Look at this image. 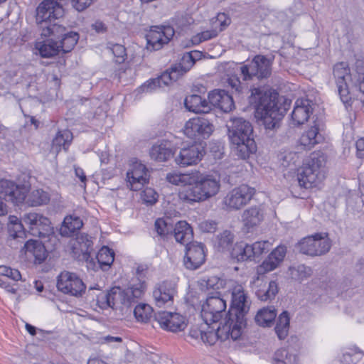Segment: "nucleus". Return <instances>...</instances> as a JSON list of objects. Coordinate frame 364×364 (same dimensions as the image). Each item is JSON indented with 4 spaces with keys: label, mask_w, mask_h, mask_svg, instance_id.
Segmentation results:
<instances>
[{
    "label": "nucleus",
    "mask_w": 364,
    "mask_h": 364,
    "mask_svg": "<svg viewBox=\"0 0 364 364\" xmlns=\"http://www.w3.org/2000/svg\"><path fill=\"white\" fill-rule=\"evenodd\" d=\"M228 134L233 154L246 159L256 151L257 147L252 137V124L242 117L230 119L228 124Z\"/></svg>",
    "instance_id": "nucleus-4"
},
{
    "label": "nucleus",
    "mask_w": 364,
    "mask_h": 364,
    "mask_svg": "<svg viewBox=\"0 0 364 364\" xmlns=\"http://www.w3.org/2000/svg\"><path fill=\"white\" fill-rule=\"evenodd\" d=\"M141 198L144 203L152 205L157 201L158 194L154 189L147 188L141 193Z\"/></svg>",
    "instance_id": "nucleus-58"
},
{
    "label": "nucleus",
    "mask_w": 364,
    "mask_h": 364,
    "mask_svg": "<svg viewBox=\"0 0 364 364\" xmlns=\"http://www.w3.org/2000/svg\"><path fill=\"white\" fill-rule=\"evenodd\" d=\"M228 24H220L219 26L213 27L210 29L205 30L196 35L192 36L191 39L186 41L183 43V46L189 48L193 46L200 44L203 41H208L215 38L218 33L225 29Z\"/></svg>",
    "instance_id": "nucleus-28"
},
{
    "label": "nucleus",
    "mask_w": 364,
    "mask_h": 364,
    "mask_svg": "<svg viewBox=\"0 0 364 364\" xmlns=\"http://www.w3.org/2000/svg\"><path fill=\"white\" fill-rule=\"evenodd\" d=\"M22 220H20L15 215L9 217L8 230L10 236L14 238L23 237L25 235L24 228Z\"/></svg>",
    "instance_id": "nucleus-42"
},
{
    "label": "nucleus",
    "mask_w": 364,
    "mask_h": 364,
    "mask_svg": "<svg viewBox=\"0 0 364 364\" xmlns=\"http://www.w3.org/2000/svg\"><path fill=\"white\" fill-rule=\"evenodd\" d=\"M288 274L292 279L301 282L311 275V269L304 264H299L290 267Z\"/></svg>",
    "instance_id": "nucleus-44"
},
{
    "label": "nucleus",
    "mask_w": 364,
    "mask_h": 364,
    "mask_svg": "<svg viewBox=\"0 0 364 364\" xmlns=\"http://www.w3.org/2000/svg\"><path fill=\"white\" fill-rule=\"evenodd\" d=\"M323 140L322 134L319 132V127L317 124L311 126L305 131L299 139L300 145L305 149H311L315 145Z\"/></svg>",
    "instance_id": "nucleus-29"
},
{
    "label": "nucleus",
    "mask_w": 364,
    "mask_h": 364,
    "mask_svg": "<svg viewBox=\"0 0 364 364\" xmlns=\"http://www.w3.org/2000/svg\"><path fill=\"white\" fill-rule=\"evenodd\" d=\"M173 235L177 242L188 245L193 240V232L192 228L186 221H179L173 227Z\"/></svg>",
    "instance_id": "nucleus-30"
},
{
    "label": "nucleus",
    "mask_w": 364,
    "mask_h": 364,
    "mask_svg": "<svg viewBox=\"0 0 364 364\" xmlns=\"http://www.w3.org/2000/svg\"><path fill=\"white\" fill-rule=\"evenodd\" d=\"M264 219V213L258 207H251L245 210L242 215L244 228L247 232L253 231Z\"/></svg>",
    "instance_id": "nucleus-25"
},
{
    "label": "nucleus",
    "mask_w": 364,
    "mask_h": 364,
    "mask_svg": "<svg viewBox=\"0 0 364 364\" xmlns=\"http://www.w3.org/2000/svg\"><path fill=\"white\" fill-rule=\"evenodd\" d=\"M200 55V52L194 50L184 54L179 63L173 65L156 78L146 81L141 89L143 92H149L158 87H164L178 80L193 66L196 58Z\"/></svg>",
    "instance_id": "nucleus-6"
},
{
    "label": "nucleus",
    "mask_w": 364,
    "mask_h": 364,
    "mask_svg": "<svg viewBox=\"0 0 364 364\" xmlns=\"http://www.w3.org/2000/svg\"><path fill=\"white\" fill-rule=\"evenodd\" d=\"M111 50L115 57L116 62L121 63L124 62L126 56V49L120 44H114L111 48Z\"/></svg>",
    "instance_id": "nucleus-60"
},
{
    "label": "nucleus",
    "mask_w": 364,
    "mask_h": 364,
    "mask_svg": "<svg viewBox=\"0 0 364 364\" xmlns=\"http://www.w3.org/2000/svg\"><path fill=\"white\" fill-rule=\"evenodd\" d=\"M127 174L128 176L131 175L141 178L149 177L148 170L146 168L145 165L138 161H136L132 164L131 168L129 169Z\"/></svg>",
    "instance_id": "nucleus-55"
},
{
    "label": "nucleus",
    "mask_w": 364,
    "mask_h": 364,
    "mask_svg": "<svg viewBox=\"0 0 364 364\" xmlns=\"http://www.w3.org/2000/svg\"><path fill=\"white\" fill-rule=\"evenodd\" d=\"M146 289V285L139 279L137 282L135 280L130 282L127 289L114 287L106 293L100 294L97 301L102 309L111 307L127 313L141 298Z\"/></svg>",
    "instance_id": "nucleus-3"
},
{
    "label": "nucleus",
    "mask_w": 364,
    "mask_h": 364,
    "mask_svg": "<svg viewBox=\"0 0 364 364\" xmlns=\"http://www.w3.org/2000/svg\"><path fill=\"white\" fill-rule=\"evenodd\" d=\"M210 105L217 107L225 112H230L235 104L232 97L224 90H215L208 94Z\"/></svg>",
    "instance_id": "nucleus-23"
},
{
    "label": "nucleus",
    "mask_w": 364,
    "mask_h": 364,
    "mask_svg": "<svg viewBox=\"0 0 364 364\" xmlns=\"http://www.w3.org/2000/svg\"><path fill=\"white\" fill-rule=\"evenodd\" d=\"M272 246V244L268 240L258 241L250 245L252 258L258 257L264 252L269 251Z\"/></svg>",
    "instance_id": "nucleus-53"
},
{
    "label": "nucleus",
    "mask_w": 364,
    "mask_h": 364,
    "mask_svg": "<svg viewBox=\"0 0 364 364\" xmlns=\"http://www.w3.org/2000/svg\"><path fill=\"white\" fill-rule=\"evenodd\" d=\"M274 256H272V253L269 255L263 262L257 267V272L259 274H264L269 272L275 269L281 263L280 261L275 259Z\"/></svg>",
    "instance_id": "nucleus-52"
},
{
    "label": "nucleus",
    "mask_w": 364,
    "mask_h": 364,
    "mask_svg": "<svg viewBox=\"0 0 364 364\" xmlns=\"http://www.w3.org/2000/svg\"><path fill=\"white\" fill-rule=\"evenodd\" d=\"M166 180L176 186H181L183 188L191 186L194 181V174L190 173H169L166 175Z\"/></svg>",
    "instance_id": "nucleus-38"
},
{
    "label": "nucleus",
    "mask_w": 364,
    "mask_h": 364,
    "mask_svg": "<svg viewBox=\"0 0 364 364\" xmlns=\"http://www.w3.org/2000/svg\"><path fill=\"white\" fill-rule=\"evenodd\" d=\"M254 194V188L247 185H241L226 195L223 203L230 210H239L250 202Z\"/></svg>",
    "instance_id": "nucleus-17"
},
{
    "label": "nucleus",
    "mask_w": 364,
    "mask_h": 364,
    "mask_svg": "<svg viewBox=\"0 0 364 364\" xmlns=\"http://www.w3.org/2000/svg\"><path fill=\"white\" fill-rule=\"evenodd\" d=\"M313 112L312 102L309 99L299 98L295 101L291 112V120L294 125H301L308 121Z\"/></svg>",
    "instance_id": "nucleus-22"
},
{
    "label": "nucleus",
    "mask_w": 364,
    "mask_h": 364,
    "mask_svg": "<svg viewBox=\"0 0 364 364\" xmlns=\"http://www.w3.org/2000/svg\"><path fill=\"white\" fill-rule=\"evenodd\" d=\"M83 225L82 220L77 215H69L65 218L60 229L63 236H70L76 230H80Z\"/></svg>",
    "instance_id": "nucleus-32"
},
{
    "label": "nucleus",
    "mask_w": 364,
    "mask_h": 364,
    "mask_svg": "<svg viewBox=\"0 0 364 364\" xmlns=\"http://www.w3.org/2000/svg\"><path fill=\"white\" fill-rule=\"evenodd\" d=\"M290 318L287 311L282 312L278 317L276 326L274 328L279 339H284L289 333Z\"/></svg>",
    "instance_id": "nucleus-39"
},
{
    "label": "nucleus",
    "mask_w": 364,
    "mask_h": 364,
    "mask_svg": "<svg viewBox=\"0 0 364 364\" xmlns=\"http://www.w3.org/2000/svg\"><path fill=\"white\" fill-rule=\"evenodd\" d=\"M252 102L256 104V113L267 129L279 127V121L289 109L290 102L277 93L262 92L259 88L252 90Z\"/></svg>",
    "instance_id": "nucleus-2"
},
{
    "label": "nucleus",
    "mask_w": 364,
    "mask_h": 364,
    "mask_svg": "<svg viewBox=\"0 0 364 364\" xmlns=\"http://www.w3.org/2000/svg\"><path fill=\"white\" fill-rule=\"evenodd\" d=\"M199 229L204 232H213L217 229V223L213 220H203L198 224Z\"/></svg>",
    "instance_id": "nucleus-62"
},
{
    "label": "nucleus",
    "mask_w": 364,
    "mask_h": 364,
    "mask_svg": "<svg viewBox=\"0 0 364 364\" xmlns=\"http://www.w3.org/2000/svg\"><path fill=\"white\" fill-rule=\"evenodd\" d=\"M326 162V156L323 152L311 153L298 174L299 186L304 188H311L321 183L324 178L323 168Z\"/></svg>",
    "instance_id": "nucleus-7"
},
{
    "label": "nucleus",
    "mask_w": 364,
    "mask_h": 364,
    "mask_svg": "<svg viewBox=\"0 0 364 364\" xmlns=\"http://www.w3.org/2000/svg\"><path fill=\"white\" fill-rule=\"evenodd\" d=\"M213 131V124L204 117L190 119L183 128L184 134L187 137L198 141L209 138Z\"/></svg>",
    "instance_id": "nucleus-12"
},
{
    "label": "nucleus",
    "mask_w": 364,
    "mask_h": 364,
    "mask_svg": "<svg viewBox=\"0 0 364 364\" xmlns=\"http://www.w3.org/2000/svg\"><path fill=\"white\" fill-rule=\"evenodd\" d=\"M274 256H272V253L269 255L263 262L257 267V272L259 274H264L269 272L275 269L281 263L280 261L275 259Z\"/></svg>",
    "instance_id": "nucleus-51"
},
{
    "label": "nucleus",
    "mask_w": 364,
    "mask_h": 364,
    "mask_svg": "<svg viewBox=\"0 0 364 364\" xmlns=\"http://www.w3.org/2000/svg\"><path fill=\"white\" fill-rule=\"evenodd\" d=\"M28 192V188L26 186L16 184L15 188L11 194V198H9V201L15 205L21 203L25 200Z\"/></svg>",
    "instance_id": "nucleus-49"
},
{
    "label": "nucleus",
    "mask_w": 364,
    "mask_h": 364,
    "mask_svg": "<svg viewBox=\"0 0 364 364\" xmlns=\"http://www.w3.org/2000/svg\"><path fill=\"white\" fill-rule=\"evenodd\" d=\"M277 316L276 309L274 306H268L259 310L255 316V322L260 326L268 327L272 326Z\"/></svg>",
    "instance_id": "nucleus-34"
},
{
    "label": "nucleus",
    "mask_w": 364,
    "mask_h": 364,
    "mask_svg": "<svg viewBox=\"0 0 364 364\" xmlns=\"http://www.w3.org/2000/svg\"><path fill=\"white\" fill-rule=\"evenodd\" d=\"M155 318L163 329L169 331H181L186 327L185 318L177 313L161 311L157 313Z\"/></svg>",
    "instance_id": "nucleus-19"
},
{
    "label": "nucleus",
    "mask_w": 364,
    "mask_h": 364,
    "mask_svg": "<svg viewBox=\"0 0 364 364\" xmlns=\"http://www.w3.org/2000/svg\"><path fill=\"white\" fill-rule=\"evenodd\" d=\"M149 154L151 158L155 161H166L173 155V153L168 142H161L153 145Z\"/></svg>",
    "instance_id": "nucleus-31"
},
{
    "label": "nucleus",
    "mask_w": 364,
    "mask_h": 364,
    "mask_svg": "<svg viewBox=\"0 0 364 364\" xmlns=\"http://www.w3.org/2000/svg\"><path fill=\"white\" fill-rule=\"evenodd\" d=\"M208 288L218 290L228 285L231 291L232 300L228 311V320L224 323L230 327L232 339L237 340L240 338L242 328L245 326V315L248 313L251 301L242 284L233 281L226 282L218 277H210L207 282Z\"/></svg>",
    "instance_id": "nucleus-1"
},
{
    "label": "nucleus",
    "mask_w": 364,
    "mask_h": 364,
    "mask_svg": "<svg viewBox=\"0 0 364 364\" xmlns=\"http://www.w3.org/2000/svg\"><path fill=\"white\" fill-rule=\"evenodd\" d=\"M16 183L6 179L0 180V196L9 201L11 194L15 188Z\"/></svg>",
    "instance_id": "nucleus-56"
},
{
    "label": "nucleus",
    "mask_w": 364,
    "mask_h": 364,
    "mask_svg": "<svg viewBox=\"0 0 364 364\" xmlns=\"http://www.w3.org/2000/svg\"><path fill=\"white\" fill-rule=\"evenodd\" d=\"M49 200L50 196L46 191L42 189H36L28 194L26 203L30 206L35 207L46 204Z\"/></svg>",
    "instance_id": "nucleus-37"
},
{
    "label": "nucleus",
    "mask_w": 364,
    "mask_h": 364,
    "mask_svg": "<svg viewBox=\"0 0 364 364\" xmlns=\"http://www.w3.org/2000/svg\"><path fill=\"white\" fill-rule=\"evenodd\" d=\"M333 75L336 80L338 95L341 96V63H337L336 65H335L333 68Z\"/></svg>",
    "instance_id": "nucleus-63"
},
{
    "label": "nucleus",
    "mask_w": 364,
    "mask_h": 364,
    "mask_svg": "<svg viewBox=\"0 0 364 364\" xmlns=\"http://www.w3.org/2000/svg\"><path fill=\"white\" fill-rule=\"evenodd\" d=\"M281 166L284 168L294 169L296 164L299 160V156L296 152L291 151H284L281 152L278 156Z\"/></svg>",
    "instance_id": "nucleus-45"
},
{
    "label": "nucleus",
    "mask_w": 364,
    "mask_h": 364,
    "mask_svg": "<svg viewBox=\"0 0 364 364\" xmlns=\"http://www.w3.org/2000/svg\"><path fill=\"white\" fill-rule=\"evenodd\" d=\"M149 177H136L134 176H128L127 174V186L130 188L131 190L136 191L142 188V187L149 182Z\"/></svg>",
    "instance_id": "nucleus-54"
},
{
    "label": "nucleus",
    "mask_w": 364,
    "mask_h": 364,
    "mask_svg": "<svg viewBox=\"0 0 364 364\" xmlns=\"http://www.w3.org/2000/svg\"><path fill=\"white\" fill-rule=\"evenodd\" d=\"M274 362L275 364H298V358L296 355L289 353L285 348H281L275 352Z\"/></svg>",
    "instance_id": "nucleus-43"
},
{
    "label": "nucleus",
    "mask_w": 364,
    "mask_h": 364,
    "mask_svg": "<svg viewBox=\"0 0 364 364\" xmlns=\"http://www.w3.org/2000/svg\"><path fill=\"white\" fill-rule=\"evenodd\" d=\"M174 285L169 282H163L158 284L154 291L153 297L156 304L161 307L168 302H171L175 294Z\"/></svg>",
    "instance_id": "nucleus-24"
},
{
    "label": "nucleus",
    "mask_w": 364,
    "mask_h": 364,
    "mask_svg": "<svg viewBox=\"0 0 364 364\" xmlns=\"http://www.w3.org/2000/svg\"><path fill=\"white\" fill-rule=\"evenodd\" d=\"M220 189V176L217 173L194 175V181L182 188L178 196L184 202L200 203L216 196Z\"/></svg>",
    "instance_id": "nucleus-5"
},
{
    "label": "nucleus",
    "mask_w": 364,
    "mask_h": 364,
    "mask_svg": "<svg viewBox=\"0 0 364 364\" xmlns=\"http://www.w3.org/2000/svg\"><path fill=\"white\" fill-rule=\"evenodd\" d=\"M96 258L102 269L109 268L114 259V252L108 247L103 246L98 252Z\"/></svg>",
    "instance_id": "nucleus-40"
},
{
    "label": "nucleus",
    "mask_w": 364,
    "mask_h": 364,
    "mask_svg": "<svg viewBox=\"0 0 364 364\" xmlns=\"http://www.w3.org/2000/svg\"><path fill=\"white\" fill-rule=\"evenodd\" d=\"M251 250L250 245L240 243L233 250L232 255L238 261L252 259L253 258Z\"/></svg>",
    "instance_id": "nucleus-48"
},
{
    "label": "nucleus",
    "mask_w": 364,
    "mask_h": 364,
    "mask_svg": "<svg viewBox=\"0 0 364 364\" xmlns=\"http://www.w3.org/2000/svg\"><path fill=\"white\" fill-rule=\"evenodd\" d=\"M174 28L170 24L153 25L146 34V48L150 50H158L173 38Z\"/></svg>",
    "instance_id": "nucleus-11"
},
{
    "label": "nucleus",
    "mask_w": 364,
    "mask_h": 364,
    "mask_svg": "<svg viewBox=\"0 0 364 364\" xmlns=\"http://www.w3.org/2000/svg\"><path fill=\"white\" fill-rule=\"evenodd\" d=\"M359 352L357 349L353 350V353L345 352L343 353V364H355L359 359Z\"/></svg>",
    "instance_id": "nucleus-61"
},
{
    "label": "nucleus",
    "mask_w": 364,
    "mask_h": 364,
    "mask_svg": "<svg viewBox=\"0 0 364 364\" xmlns=\"http://www.w3.org/2000/svg\"><path fill=\"white\" fill-rule=\"evenodd\" d=\"M57 288L64 294L77 297L82 295L86 286L75 273L63 272L58 277Z\"/></svg>",
    "instance_id": "nucleus-16"
},
{
    "label": "nucleus",
    "mask_w": 364,
    "mask_h": 364,
    "mask_svg": "<svg viewBox=\"0 0 364 364\" xmlns=\"http://www.w3.org/2000/svg\"><path fill=\"white\" fill-rule=\"evenodd\" d=\"M234 242L233 233L228 230H225L218 234L214 241L215 246L219 250H229Z\"/></svg>",
    "instance_id": "nucleus-41"
},
{
    "label": "nucleus",
    "mask_w": 364,
    "mask_h": 364,
    "mask_svg": "<svg viewBox=\"0 0 364 364\" xmlns=\"http://www.w3.org/2000/svg\"><path fill=\"white\" fill-rule=\"evenodd\" d=\"M200 326V328L194 326L189 333L191 338L194 339H200L204 343H208L210 346L213 345L218 339L225 341L228 338H232V333L230 332V327L228 324L223 323L219 326L216 331L215 328L210 329V325Z\"/></svg>",
    "instance_id": "nucleus-10"
},
{
    "label": "nucleus",
    "mask_w": 364,
    "mask_h": 364,
    "mask_svg": "<svg viewBox=\"0 0 364 364\" xmlns=\"http://www.w3.org/2000/svg\"><path fill=\"white\" fill-rule=\"evenodd\" d=\"M154 225L157 234L162 237H166L173 232V225L168 218H158L155 221Z\"/></svg>",
    "instance_id": "nucleus-47"
},
{
    "label": "nucleus",
    "mask_w": 364,
    "mask_h": 364,
    "mask_svg": "<svg viewBox=\"0 0 364 364\" xmlns=\"http://www.w3.org/2000/svg\"><path fill=\"white\" fill-rule=\"evenodd\" d=\"M92 246V241L90 237L85 234H81L77 237L73 244V249L75 254L80 252L82 255V258L87 260L90 257Z\"/></svg>",
    "instance_id": "nucleus-33"
},
{
    "label": "nucleus",
    "mask_w": 364,
    "mask_h": 364,
    "mask_svg": "<svg viewBox=\"0 0 364 364\" xmlns=\"http://www.w3.org/2000/svg\"><path fill=\"white\" fill-rule=\"evenodd\" d=\"M253 289L257 297L262 301H270L274 299L278 293V285L276 282H268L263 277H257L253 282Z\"/></svg>",
    "instance_id": "nucleus-21"
},
{
    "label": "nucleus",
    "mask_w": 364,
    "mask_h": 364,
    "mask_svg": "<svg viewBox=\"0 0 364 364\" xmlns=\"http://www.w3.org/2000/svg\"><path fill=\"white\" fill-rule=\"evenodd\" d=\"M63 31L64 28L60 24H48V26L42 29L41 36L54 38L62 36L58 44L60 46V50L65 53L70 52L75 47L78 41L79 35L76 32L63 34Z\"/></svg>",
    "instance_id": "nucleus-14"
},
{
    "label": "nucleus",
    "mask_w": 364,
    "mask_h": 364,
    "mask_svg": "<svg viewBox=\"0 0 364 364\" xmlns=\"http://www.w3.org/2000/svg\"><path fill=\"white\" fill-rule=\"evenodd\" d=\"M35 53L38 54L41 58H50L57 55L60 51V46L58 42L53 38L44 41H37L34 45Z\"/></svg>",
    "instance_id": "nucleus-26"
},
{
    "label": "nucleus",
    "mask_w": 364,
    "mask_h": 364,
    "mask_svg": "<svg viewBox=\"0 0 364 364\" xmlns=\"http://www.w3.org/2000/svg\"><path fill=\"white\" fill-rule=\"evenodd\" d=\"M226 82L230 86L232 92H235L236 93H241L242 92L245 86L241 83V82L239 80V77L237 75H228V78L226 79Z\"/></svg>",
    "instance_id": "nucleus-59"
},
{
    "label": "nucleus",
    "mask_w": 364,
    "mask_h": 364,
    "mask_svg": "<svg viewBox=\"0 0 364 364\" xmlns=\"http://www.w3.org/2000/svg\"><path fill=\"white\" fill-rule=\"evenodd\" d=\"M331 241L326 232L315 233L303 238L298 244L299 251L311 257L321 256L331 249Z\"/></svg>",
    "instance_id": "nucleus-9"
},
{
    "label": "nucleus",
    "mask_w": 364,
    "mask_h": 364,
    "mask_svg": "<svg viewBox=\"0 0 364 364\" xmlns=\"http://www.w3.org/2000/svg\"><path fill=\"white\" fill-rule=\"evenodd\" d=\"M274 256H272V253L269 255L263 262L257 267V272L259 274H264L269 272L275 269L281 263L280 261L275 259Z\"/></svg>",
    "instance_id": "nucleus-50"
},
{
    "label": "nucleus",
    "mask_w": 364,
    "mask_h": 364,
    "mask_svg": "<svg viewBox=\"0 0 364 364\" xmlns=\"http://www.w3.org/2000/svg\"><path fill=\"white\" fill-rule=\"evenodd\" d=\"M26 252L31 253L38 263L42 262L46 258L45 247L38 241L29 240L24 245Z\"/></svg>",
    "instance_id": "nucleus-36"
},
{
    "label": "nucleus",
    "mask_w": 364,
    "mask_h": 364,
    "mask_svg": "<svg viewBox=\"0 0 364 364\" xmlns=\"http://www.w3.org/2000/svg\"><path fill=\"white\" fill-rule=\"evenodd\" d=\"M204 154V149L200 144H192L181 148L178 153H176L174 161L181 167L196 165L202 159Z\"/></svg>",
    "instance_id": "nucleus-18"
},
{
    "label": "nucleus",
    "mask_w": 364,
    "mask_h": 364,
    "mask_svg": "<svg viewBox=\"0 0 364 364\" xmlns=\"http://www.w3.org/2000/svg\"><path fill=\"white\" fill-rule=\"evenodd\" d=\"M73 140V134L70 130L65 129L58 132L53 140L52 149L59 152L62 149L67 151Z\"/></svg>",
    "instance_id": "nucleus-35"
},
{
    "label": "nucleus",
    "mask_w": 364,
    "mask_h": 364,
    "mask_svg": "<svg viewBox=\"0 0 364 364\" xmlns=\"http://www.w3.org/2000/svg\"><path fill=\"white\" fill-rule=\"evenodd\" d=\"M205 259L204 245L202 243H192L186 247L183 263L187 269H198L204 263Z\"/></svg>",
    "instance_id": "nucleus-20"
},
{
    "label": "nucleus",
    "mask_w": 364,
    "mask_h": 364,
    "mask_svg": "<svg viewBox=\"0 0 364 364\" xmlns=\"http://www.w3.org/2000/svg\"><path fill=\"white\" fill-rule=\"evenodd\" d=\"M0 276L8 277L16 282L22 279L21 274L17 269L4 265L0 266Z\"/></svg>",
    "instance_id": "nucleus-57"
},
{
    "label": "nucleus",
    "mask_w": 364,
    "mask_h": 364,
    "mask_svg": "<svg viewBox=\"0 0 364 364\" xmlns=\"http://www.w3.org/2000/svg\"><path fill=\"white\" fill-rule=\"evenodd\" d=\"M287 252V247L284 245L277 246L271 253L274 258L281 262L283 261Z\"/></svg>",
    "instance_id": "nucleus-64"
},
{
    "label": "nucleus",
    "mask_w": 364,
    "mask_h": 364,
    "mask_svg": "<svg viewBox=\"0 0 364 364\" xmlns=\"http://www.w3.org/2000/svg\"><path fill=\"white\" fill-rule=\"evenodd\" d=\"M153 309L149 304H139L134 309V315L136 319L142 323H146L152 316Z\"/></svg>",
    "instance_id": "nucleus-46"
},
{
    "label": "nucleus",
    "mask_w": 364,
    "mask_h": 364,
    "mask_svg": "<svg viewBox=\"0 0 364 364\" xmlns=\"http://www.w3.org/2000/svg\"><path fill=\"white\" fill-rule=\"evenodd\" d=\"M226 301L220 291L209 294L201 310V317L205 325L217 323L225 315L224 322L220 324L222 326L228 320V312L226 313Z\"/></svg>",
    "instance_id": "nucleus-8"
},
{
    "label": "nucleus",
    "mask_w": 364,
    "mask_h": 364,
    "mask_svg": "<svg viewBox=\"0 0 364 364\" xmlns=\"http://www.w3.org/2000/svg\"><path fill=\"white\" fill-rule=\"evenodd\" d=\"M271 61L263 55H257L247 65L240 68L244 80H251L253 77L258 79L267 78L271 74Z\"/></svg>",
    "instance_id": "nucleus-13"
},
{
    "label": "nucleus",
    "mask_w": 364,
    "mask_h": 364,
    "mask_svg": "<svg viewBox=\"0 0 364 364\" xmlns=\"http://www.w3.org/2000/svg\"><path fill=\"white\" fill-rule=\"evenodd\" d=\"M184 104L189 111L195 113H208L211 110L210 101L198 95L187 96Z\"/></svg>",
    "instance_id": "nucleus-27"
},
{
    "label": "nucleus",
    "mask_w": 364,
    "mask_h": 364,
    "mask_svg": "<svg viewBox=\"0 0 364 364\" xmlns=\"http://www.w3.org/2000/svg\"><path fill=\"white\" fill-rule=\"evenodd\" d=\"M24 225L29 228L31 234L39 237H45L52 232L50 220L36 212L26 213L22 217Z\"/></svg>",
    "instance_id": "nucleus-15"
}]
</instances>
